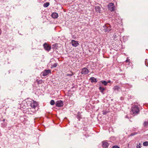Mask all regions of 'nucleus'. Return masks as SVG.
Returning <instances> with one entry per match:
<instances>
[{"instance_id": "1", "label": "nucleus", "mask_w": 148, "mask_h": 148, "mask_svg": "<svg viewBox=\"0 0 148 148\" xmlns=\"http://www.w3.org/2000/svg\"><path fill=\"white\" fill-rule=\"evenodd\" d=\"M131 111L133 114H138L139 112V108L137 106H134L132 108Z\"/></svg>"}, {"instance_id": "2", "label": "nucleus", "mask_w": 148, "mask_h": 148, "mask_svg": "<svg viewBox=\"0 0 148 148\" xmlns=\"http://www.w3.org/2000/svg\"><path fill=\"white\" fill-rule=\"evenodd\" d=\"M41 73L43 76H45L48 75L49 74H51V70L50 69L45 70L42 72Z\"/></svg>"}, {"instance_id": "3", "label": "nucleus", "mask_w": 148, "mask_h": 148, "mask_svg": "<svg viewBox=\"0 0 148 148\" xmlns=\"http://www.w3.org/2000/svg\"><path fill=\"white\" fill-rule=\"evenodd\" d=\"M103 27L104 31L105 32H108L111 30L110 26L109 24L105 25Z\"/></svg>"}, {"instance_id": "4", "label": "nucleus", "mask_w": 148, "mask_h": 148, "mask_svg": "<svg viewBox=\"0 0 148 148\" xmlns=\"http://www.w3.org/2000/svg\"><path fill=\"white\" fill-rule=\"evenodd\" d=\"M108 9L112 12L114 10V6L113 3H110L108 5Z\"/></svg>"}, {"instance_id": "5", "label": "nucleus", "mask_w": 148, "mask_h": 148, "mask_svg": "<svg viewBox=\"0 0 148 148\" xmlns=\"http://www.w3.org/2000/svg\"><path fill=\"white\" fill-rule=\"evenodd\" d=\"M44 49L46 51H49L51 49V47L49 44L46 43H45L43 45Z\"/></svg>"}, {"instance_id": "6", "label": "nucleus", "mask_w": 148, "mask_h": 148, "mask_svg": "<svg viewBox=\"0 0 148 148\" xmlns=\"http://www.w3.org/2000/svg\"><path fill=\"white\" fill-rule=\"evenodd\" d=\"M89 72V70L86 67L82 69L81 73L82 74L86 75Z\"/></svg>"}, {"instance_id": "7", "label": "nucleus", "mask_w": 148, "mask_h": 148, "mask_svg": "<svg viewBox=\"0 0 148 148\" xmlns=\"http://www.w3.org/2000/svg\"><path fill=\"white\" fill-rule=\"evenodd\" d=\"M55 104L56 106L58 107H61L63 105V102L61 100H58L56 101Z\"/></svg>"}, {"instance_id": "8", "label": "nucleus", "mask_w": 148, "mask_h": 148, "mask_svg": "<svg viewBox=\"0 0 148 148\" xmlns=\"http://www.w3.org/2000/svg\"><path fill=\"white\" fill-rule=\"evenodd\" d=\"M38 106L37 103L35 101L33 100L30 104V106L33 108H35Z\"/></svg>"}, {"instance_id": "9", "label": "nucleus", "mask_w": 148, "mask_h": 148, "mask_svg": "<svg viewBox=\"0 0 148 148\" xmlns=\"http://www.w3.org/2000/svg\"><path fill=\"white\" fill-rule=\"evenodd\" d=\"M71 43L72 46L75 47L79 45V43L78 42L74 40H71Z\"/></svg>"}, {"instance_id": "10", "label": "nucleus", "mask_w": 148, "mask_h": 148, "mask_svg": "<svg viewBox=\"0 0 148 148\" xmlns=\"http://www.w3.org/2000/svg\"><path fill=\"white\" fill-rule=\"evenodd\" d=\"M109 145V144L106 141H103L102 142V147L103 148H107Z\"/></svg>"}, {"instance_id": "11", "label": "nucleus", "mask_w": 148, "mask_h": 148, "mask_svg": "<svg viewBox=\"0 0 148 148\" xmlns=\"http://www.w3.org/2000/svg\"><path fill=\"white\" fill-rule=\"evenodd\" d=\"M51 16L53 18H56L58 17V15L57 13L53 12L52 13Z\"/></svg>"}, {"instance_id": "12", "label": "nucleus", "mask_w": 148, "mask_h": 148, "mask_svg": "<svg viewBox=\"0 0 148 148\" xmlns=\"http://www.w3.org/2000/svg\"><path fill=\"white\" fill-rule=\"evenodd\" d=\"M95 9L97 12L99 13L101 12V8L99 6H95Z\"/></svg>"}, {"instance_id": "13", "label": "nucleus", "mask_w": 148, "mask_h": 148, "mask_svg": "<svg viewBox=\"0 0 148 148\" xmlns=\"http://www.w3.org/2000/svg\"><path fill=\"white\" fill-rule=\"evenodd\" d=\"M90 80H91V82L93 83L94 82H97V81L96 78H95L94 77H92L90 78Z\"/></svg>"}, {"instance_id": "14", "label": "nucleus", "mask_w": 148, "mask_h": 148, "mask_svg": "<svg viewBox=\"0 0 148 148\" xmlns=\"http://www.w3.org/2000/svg\"><path fill=\"white\" fill-rule=\"evenodd\" d=\"M99 90L103 94H104L103 93V91L105 90V89L104 88H103L101 86H100L99 87Z\"/></svg>"}, {"instance_id": "15", "label": "nucleus", "mask_w": 148, "mask_h": 148, "mask_svg": "<svg viewBox=\"0 0 148 148\" xmlns=\"http://www.w3.org/2000/svg\"><path fill=\"white\" fill-rule=\"evenodd\" d=\"M58 47V44H57L53 45L52 46V48L54 50L57 49Z\"/></svg>"}, {"instance_id": "16", "label": "nucleus", "mask_w": 148, "mask_h": 148, "mask_svg": "<svg viewBox=\"0 0 148 148\" xmlns=\"http://www.w3.org/2000/svg\"><path fill=\"white\" fill-rule=\"evenodd\" d=\"M143 125L144 127L148 126V121L144 122L143 123Z\"/></svg>"}, {"instance_id": "17", "label": "nucleus", "mask_w": 148, "mask_h": 148, "mask_svg": "<svg viewBox=\"0 0 148 148\" xmlns=\"http://www.w3.org/2000/svg\"><path fill=\"white\" fill-rule=\"evenodd\" d=\"M49 5V2H46L43 4V6L44 7H47Z\"/></svg>"}, {"instance_id": "18", "label": "nucleus", "mask_w": 148, "mask_h": 148, "mask_svg": "<svg viewBox=\"0 0 148 148\" xmlns=\"http://www.w3.org/2000/svg\"><path fill=\"white\" fill-rule=\"evenodd\" d=\"M36 81L38 84H42L43 82L42 80H38V79H37Z\"/></svg>"}, {"instance_id": "19", "label": "nucleus", "mask_w": 148, "mask_h": 148, "mask_svg": "<svg viewBox=\"0 0 148 148\" xmlns=\"http://www.w3.org/2000/svg\"><path fill=\"white\" fill-rule=\"evenodd\" d=\"M58 63H56L52 65L51 66V68L56 67L58 65Z\"/></svg>"}, {"instance_id": "20", "label": "nucleus", "mask_w": 148, "mask_h": 148, "mask_svg": "<svg viewBox=\"0 0 148 148\" xmlns=\"http://www.w3.org/2000/svg\"><path fill=\"white\" fill-rule=\"evenodd\" d=\"M101 82L103 84L104 86H106L108 83L105 81H101Z\"/></svg>"}, {"instance_id": "21", "label": "nucleus", "mask_w": 148, "mask_h": 148, "mask_svg": "<svg viewBox=\"0 0 148 148\" xmlns=\"http://www.w3.org/2000/svg\"><path fill=\"white\" fill-rule=\"evenodd\" d=\"M55 101L53 100H52L50 102V104L51 105H53L55 104Z\"/></svg>"}, {"instance_id": "22", "label": "nucleus", "mask_w": 148, "mask_h": 148, "mask_svg": "<svg viewBox=\"0 0 148 148\" xmlns=\"http://www.w3.org/2000/svg\"><path fill=\"white\" fill-rule=\"evenodd\" d=\"M143 145L144 146H147L148 145V141H145L144 142Z\"/></svg>"}, {"instance_id": "23", "label": "nucleus", "mask_w": 148, "mask_h": 148, "mask_svg": "<svg viewBox=\"0 0 148 148\" xmlns=\"http://www.w3.org/2000/svg\"><path fill=\"white\" fill-rule=\"evenodd\" d=\"M119 88L117 86H115L114 87V89L115 90H119Z\"/></svg>"}, {"instance_id": "24", "label": "nucleus", "mask_w": 148, "mask_h": 148, "mask_svg": "<svg viewBox=\"0 0 148 148\" xmlns=\"http://www.w3.org/2000/svg\"><path fill=\"white\" fill-rule=\"evenodd\" d=\"M77 118L79 119V121H80V119L81 118V115L80 114L78 113L77 115Z\"/></svg>"}, {"instance_id": "25", "label": "nucleus", "mask_w": 148, "mask_h": 148, "mask_svg": "<svg viewBox=\"0 0 148 148\" xmlns=\"http://www.w3.org/2000/svg\"><path fill=\"white\" fill-rule=\"evenodd\" d=\"M141 144L139 143V145H137L136 146V147L137 148H141Z\"/></svg>"}, {"instance_id": "26", "label": "nucleus", "mask_w": 148, "mask_h": 148, "mask_svg": "<svg viewBox=\"0 0 148 148\" xmlns=\"http://www.w3.org/2000/svg\"><path fill=\"white\" fill-rule=\"evenodd\" d=\"M112 148H120V147L117 145H114L112 147Z\"/></svg>"}, {"instance_id": "27", "label": "nucleus", "mask_w": 148, "mask_h": 148, "mask_svg": "<svg viewBox=\"0 0 148 148\" xmlns=\"http://www.w3.org/2000/svg\"><path fill=\"white\" fill-rule=\"evenodd\" d=\"M102 112H103L102 114L104 115L106 114L108 112L107 111H103Z\"/></svg>"}, {"instance_id": "28", "label": "nucleus", "mask_w": 148, "mask_h": 148, "mask_svg": "<svg viewBox=\"0 0 148 148\" xmlns=\"http://www.w3.org/2000/svg\"><path fill=\"white\" fill-rule=\"evenodd\" d=\"M73 75V73L72 72H71V74H67V76H72Z\"/></svg>"}, {"instance_id": "29", "label": "nucleus", "mask_w": 148, "mask_h": 148, "mask_svg": "<svg viewBox=\"0 0 148 148\" xmlns=\"http://www.w3.org/2000/svg\"><path fill=\"white\" fill-rule=\"evenodd\" d=\"M136 133H133L131 134L130 135V136H133L136 134Z\"/></svg>"}, {"instance_id": "30", "label": "nucleus", "mask_w": 148, "mask_h": 148, "mask_svg": "<svg viewBox=\"0 0 148 148\" xmlns=\"http://www.w3.org/2000/svg\"><path fill=\"white\" fill-rule=\"evenodd\" d=\"M126 62H128V60H126Z\"/></svg>"}, {"instance_id": "31", "label": "nucleus", "mask_w": 148, "mask_h": 148, "mask_svg": "<svg viewBox=\"0 0 148 148\" xmlns=\"http://www.w3.org/2000/svg\"><path fill=\"white\" fill-rule=\"evenodd\" d=\"M145 64L146 65V66H147L146 64L145 63Z\"/></svg>"}, {"instance_id": "32", "label": "nucleus", "mask_w": 148, "mask_h": 148, "mask_svg": "<svg viewBox=\"0 0 148 148\" xmlns=\"http://www.w3.org/2000/svg\"><path fill=\"white\" fill-rule=\"evenodd\" d=\"M147 135L148 136V134H147Z\"/></svg>"}]
</instances>
